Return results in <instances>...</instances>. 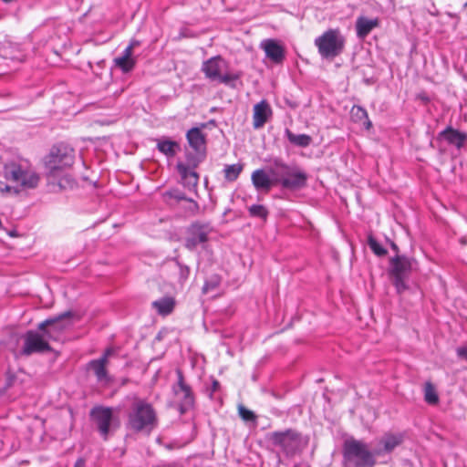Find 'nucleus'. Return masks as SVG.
I'll use <instances>...</instances> for the list:
<instances>
[{"instance_id": "1", "label": "nucleus", "mask_w": 467, "mask_h": 467, "mask_svg": "<svg viewBox=\"0 0 467 467\" xmlns=\"http://www.w3.org/2000/svg\"><path fill=\"white\" fill-rule=\"evenodd\" d=\"M158 424L157 413L150 403L136 398L127 415L125 427L133 433L150 434Z\"/></svg>"}, {"instance_id": "2", "label": "nucleus", "mask_w": 467, "mask_h": 467, "mask_svg": "<svg viewBox=\"0 0 467 467\" xmlns=\"http://www.w3.org/2000/svg\"><path fill=\"white\" fill-rule=\"evenodd\" d=\"M343 467H375L377 457L368 443L349 438L342 445Z\"/></svg>"}, {"instance_id": "3", "label": "nucleus", "mask_w": 467, "mask_h": 467, "mask_svg": "<svg viewBox=\"0 0 467 467\" xmlns=\"http://www.w3.org/2000/svg\"><path fill=\"white\" fill-rule=\"evenodd\" d=\"M274 182L283 189L299 191L307 185L308 174L296 165H288L275 160L270 169Z\"/></svg>"}, {"instance_id": "4", "label": "nucleus", "mask_w": 467, "mask_h": 467, "mask_svg": "<svg viewBox=\"0 0 467 467\" xmlns=\"http://www.w3.org/2000/svg\"><path fill=\"white\" fill-rule=\"evenodd\" d=\"M3 173L7 181L23 190L36 188L40 181L39 175L26 160L7 161L4 163Z\"/></svg>"}, {"instance_id": "5", "label": "nucleus", "mask_w": 467, "mask_h": 467, "mask_svg": "<svg viewBox=\"0 0 467 467\" xmlns=\"http://www.w3.org/2000/svg\"><path fill=\"white\" fill-rule=\"evenodd\" d=\"M273 446L279 448L287 457L301 453L309 443V437L295 429L273 431L266 435Z\"/></svg>"}, {"instance_id": "6", "label": "nucleus", "mask_w": 467, "mask_h": 467, "mask_svg": "<svg viewBox=\"0 0 467 467\" xmlns=\"http://www.w3.org/2000/svg\"><path fill=\"white\" fill-rule=\"evenodd\" d=\"M228 63L221 56L213 57L202 65V71L205 78L211 81H217L231 88H235V81L242 74L240 72L227 71Z\"/></svg>"}, {"instance_id": "7", "label": "nucleus", "mask_w": 467, "mask_h": 467, "mask_svg": "<svg viewBox=\"0 0 467 467\" xmlns=\"http://www.w3.org/2000/svg\"><path fill=\"white\" fill-rule=\"evenodd\" d=\"M74 162V150L67 144L59 143L52 147L45 158L47 177L56 179L64 168L70 167Z\"/></svg>"}, {"instance_id": "8", "label": "nucleus", "mask_w": 467, "mask_h": 467, "mask_svg": "<svg viewBox=\"0 0 467 467\" xmlns=\"http://www.w3.org/2000/svg\"><path fill=\"white\" fill-rule=\"evenodd\" d=\"M346 39L339 29H328L315 39V46L323 59L333 60L345 48Z\"/></svg>"}, {"instance_id": "9", "label": "nucleus", "mask_w": 467, "mask_h": 467, "mask_svg": "<svg viewBox=\"0 0 467 467\" xmlns=\"http://www.w3.org/2000/svg\"><path fill=\"white\" fill-rule=\"evenodd\" d=\"M415 264L414 258L404 254H395L389 259V275L399 294L403 293L409 288L407 281Z\"/></svg>"}, {"instance_id": "10", "label": "nucleus", "mask_w": 467, "mask_h": 467, "mask_svg": "<svg viewBox=\"0 0 467 467\" xmlns=\"http://www.w3.org/2000/svg\"><path fill=\"white\" fill-rule=\"evenodd\" d=\"M89 416L104 441H108L119 426V419L114 417L113 409L110 407L95 406L90 410Z\"/></svg>"}, {"instance_id": "11", "label": "nucleus", "mask_w": 467, "mask_h": 467, "mask_svg": "<svg viewBox=\"0 0 467 467\" xmlns=\"http://www.w3.org/2000/svg\"><path fill=\"white\" fill-rule=\"evenodd\" d=\"M213 232L210 222L194 221L185 231L184 247L189 251H195L199 246L205 248Z\"/></svg>"}, {"instance_id": "12", "label": "nucleus", "mask_w": 467, "mask_h": 467, "mask_svg": "<svg viewBox=\"0 0 467 467\" xmlns=\"http://www.w3.org/2000/svg\"><path fill=\"white\" fill-rule=\"evenodd\" d=\"M73 317L74 313L68 310L44 320L37 326V328L39 331L45 333L47 339L57 340L61 334L72 326L70 319Z\"/></svg>"}, {"instance_id": "13", "label": "nucleus", "mask_w": 467, "mask_h": 467, "mask_svg": "<svg viewBox=\"0 0 467 467\" xmlns=\"http://www.w3.org/2000/svg\"><path fill=\"white\" fill-rule=\"evenodd\" d=\"M24 345L21 349V355L30 356L34 353H45L52 350L49 339L46 337L45 333L37 330H28L23 336Z\"/></svg>"}, {"instance_id": "14", "label": "nucleus", "mask_w": 467, "mask_h": 467, "mask_svg": "<svg viewBox=\"0 0 467 467\" xmlns=\"http://www.w3.org/2000/svg\"><path fill=\"white\" fill-rule=\"evenodd\" d=\"M177 383L172 386L174 395L179 399L180 414H184L194 407V394L189 384L184 380L183 373L181 369L176 370Z\"/></svg>"}, {"instance_id": "15", "label": "nucleus", "mask_w": 467, "mask_h": 467, "mask_svg": "<svg viewBox=\"0 0 467 467\" xmlns=\"http://www.w3.org/2000/svg\"><path fill=\"white\" fill-rule=\"evenodd\" d=\"M436 142H445L450 146L455 147L461 150L467 142V132L461 131L451 126H447L443 130L440 131L435 139Z\"/></svg>"}, {"instance_id": "16", "label": "nucleus", "mask_w": 467, "mask_h": 467, "mask_svg": "<svg viewBox=\"0 0 467 467\" xmlns=\"http://www.w3.org/2000/svg\"><path fill=\"white\" fill-rule=\"evenodd\" d=\"M260 47L265 51V57L275 65H282L285 60V47L276 39L267 38L261 42Z\"/></svg>"}, {"instance_id": "17", "label": "nucleus", "mask_w": 467, "mask_h": 467, "mask_svg": "<svg viewBox=\"0 0 467 467\" xmlns=\"http://www.w3.org/2000/svg\"><path fill=\"white\" fill-rule=\"evenodd\" d=\"M403 441L402 434L386 433L379 441V447L373 451L376 457L390 454Z\"/></svg>"}, {"instance_id": "18", "label": "nucleus", "mask_w": 467, "mask_h": 467, "mask_svg": "<svg viewBox=\"0 0 467 467\" xmlns=\"http://www.w3.org/2000/svg\"><path fill=\"white\" fill-rule=\"evenodd\" d=\"M253 127L254 130L261 129L272 118L273 110L266 99H262L254 106Z\"/></svg>"}, {"instance_id": "19", "label": "nucleus", "mask_w": 467, "mask_h": 467, "mask_svg": "<svg viewBox=\"0 0 467 467\" xmlns=\"http://www.w3.org/2000/svg\"><path fill=\"white\" fill-rule=\"evenodd\" d=\"M176 170L181 176L183 186L190 192H196L199 183V174L192 170V167H189L182 161L177 162Z\"/></svg>"}, {"instance_id": "20", "label": "nucleus", "mask_w": 467, "mask_h": 467, "mask_svg": "<svg viewBox=\"0 0 467 467\" xmlns=\"http://www.w3.org/2000/svg\"><path fill=\"white\" fill-rule=\"evenodd\" d=\"M186 139L192 150L207 153L206 135L200 128L194 127L190 129L186 133Z\"/></svg>"}, {"instance_id": "21", "label": "nucleus", "mask_w": 467, "mask_h": 467, "mask_svg": "<svg viewBox=\"0 0 467 467\" xmlns=\"http://www.w3.org/2000/svg\"><path fill=\"white\" fill-rule=\"evenodd\" d=\"M154 141L156 142V149L167 158H173L181 151L180 143L168 137L157 138Z\"/></svg>"}, {"instance_id": "22", "label": "nucleus", "mask_w": 467, "mask_h": 467, "mask_svg": "<svg viewBox=\"0 0 467 467\" xmlns=\"http://www.w3.org/2000/svg\"><path fill=\"white\" fill-rule=\"evenodd\" d=\"M379 18L368 19L365 16H358L355 25L357 36L359 39H365L374 28L379 26Z\"/></svg>"}, {"instance_id": "23", "label": "nucleus", "mask_w": 467, "mask_h": 467, "mask_svg": "<svg viewBox=\"0 0 467 467\" xmlns=\"http://www.w3.org/2000/svg\"><path fill=\"white\" fill-rule=\"evenodd\" d=\"M251 178L254 188L258 191H269L275 184L274 177L270 178L262 169L254 171Z\"/></svg>"}, {"instance_id": "24", "label": "nucleus", "mask_w": 467, "mask_h": 467, "mask_svg": "<svg viewBox=\"0 0 467 467\" xmlns=\"http://www.w3.org/2000/svg\"><path fill=\"white\" fill-rule=\"evenodd\" d=\"M175 306V300L172 297L165 296L152 302V307L161 316L170 315Z\"/></svg>"}, {"instance_id": "25", "label": "nucleus", "mask_w": 467, "mask_h": 467, "mask_svg": "<svg viewBox=\"0 0 467 467\" xmlns=\"http://www.w3.org/2000/svg\"><path fill=\"white\" fill-rule=\"evenodd\" d=\"M351 119L354 122H360L366 130H370L372 123L368 119V111L361 106L354 105L350 110Z\"/></svg>"}, {"instance_id": "26", "label": "nucleus", "mask_w": 467, "mask_h": 467, "mask_svg": "<svg viewBox=\"0 0 467 467\" xmlns=\"http://www.w3.org/2000/svg\"><path fill=\"white\" fill-rule=\"evenodd\" d=\"M107 363L104 358L92 359L88 363V368L93 370L98 381L107 379L108 371L106 368Z\"/></svg>"}, {"instance_id": "27", "label": "nucleus", "mask_w": 467, "mask_h": 467, "mask_svg": "<svg viewBox=\"0 0 467 467\" xmlns=\"http://www.w3.org/2000/svg\"><path fill=\"white\" fill-rule=\"evenodd\" d=\"M285 135L290 143L306 148L310 145L312 139L307 134H295L290 130H285Z\"/></svg>"}, {"instance_id": "28", "label": "nucleus", "mask_w": 467, "mask_h": 467, "mask_svg": "<svg viewBox=\"0 0 467 467\" xmlns=\"http://www.w3.org/2000/svg\"><path fill=\"white\" fill-rule=\"evenodd\" d=\"M48 181L52 184L57 183L60 190L73 189L77 185L76 180L69 174H59L56 179L48 177Z\"/></svg>"}, {"instance_id": "29", "label": "nucleus", "mask_w": 467, "mask_h": 467, "mask_svg": "<svg viewBox=\"0 0 467 467\" xmlns=\"http://www.w3.org/2000/svg\"><path fill=\"white\" fill-rule=\"evenodd\" d=\"M207 153L203 151H187L185 153L186 162L184 164L195 170L205 159Z\"/></svg>"}, {"instance_id": "30", "label": "nucleus", "mask_w": 467, "mask_h": 467, "mask_svg": "<svg viewBox=\"0 0 467 467\" xmlns=\"http://www.w3.org/2000/svg\"><path fill=\"white\" fill-rule=\"evenodd\" d=\"M116 67L119 68L123 73L130 72L136 65L134 57H117L113 59Z\"/></svg>"}, {"instance_id": "31", "label": "nucleus", "mask_w": 467, "mask_h": 467, "mask_svg": "<svg viewBox=\"0 0 467 467\" xmlns=\"http://www.w3.org/2000/svg\"><path fill=\"white\" fill-rule=\"evenodd\" d=\"M243 168V164L240 163L225 165L223 169L224 179L230 182H235L242 172Z\"/></svg>"}, {"instance_id": "32", "label": "nucleus", "mask_w": 467, "mask_h": 467, "mask_svg": "<svg viewBox=\"0 0 467 467\" xmlns=\"http://www.w3.org/2000/svg\"><path fill=\"white\" fill-rule=\"evenodd\" d=\"M424 400L430 405L439 402V395L431 382H426L424 386Z\"/></svg>"}, {"instance_id": "33", "label": "nucleus", "mask_w": 467, "mask_h": 467, "mask_svg": "<svg viewBox=\"0 0 467 467\" xmlns=\"http://www.w3.org/2000/svg\"><path fill=\"white\" fill-rule=\"evenodd\" d=\"M248 213L251 217L260 218L266 221L269 212L267 208L262 204H253L248 208Z\"/></svg>"}, {"instance_id": "34", "label": "nucleus", "mask_w": 467, "mask_h": 467, "mask_svg": "<svg viewBox=\"0 0 467 467\" xmlns=\"http://www.w3.org/2000/svg\"><path fill=\"white\" fill-rule=\"evenodd\" d=\"M174 264L178 273V282L181 285H183L189 278L191 273L190 267L186 265H183L177 259L174 260Z\"/></svg>"}, {"instance_id": "35", "label": "nucleus", "mask_w": 467, "mask_h": 467, "mask_svg": "<svg viewBox=\"0 0 467 467\" xmlns=\"http://www.w3.org/2000/svg\"><path fill=\"white\" fill-rule=\"evenodd\" d=\"M368 244L377 256L383 257L388 254V251L371 234L368 236Z\"/></svg>"}, {"instance_id": "36", "label": "nucleus", "mask_w": 467, "mask_h": 467, "mask_svg": "<svg viewBox=\"0 0 467 467\" xmlns=\"http://www.w3.org/2000/svg\"><path fill=\"white\" fill-rule=\"evenodd\" d=\"M221 277L219 275H212L209 276L202 286V293L207 294L208 292L216 289L221 284Z\"/></svg>"}, {"instance_id": "37", "label": "nucleus", "mask_w": 467, "mask_h": 467, "mask_svg": "<svg viewBox=\"0 0 467 467\" xmlns=\"http://www.w3.org/2000/svg\"><path fill=\"white\" fill-rule=\"evenodd\" d=\"M238 412H239V416L241 417V419L244 420V421H246V422H253V423H256L257 421V416L256 414L246 409L244 406L243 405H239L238 407Z\"/></svg>"}, {"instance_id": "38", "label": "nucleus", "mask_w": 467, "mask_h": 467, "mask_svg": "<svg viewBox=\"0 0 467 467\" xmlns=\"http://www.w3.org/2000/svg\"><path fill=\"white\" fill-rule=\"evenodd\" d=\"M164 196L170 197L171 199H173L177 202L188 200V197L185 195V193L177 188L170 189L164 193Z\"/></svg>"}, {"instance_id": "39", "label": "nucleus", "mask_w": 467, "mask_h": 467, "mask_svg": "<svg viewBox=\"0 0 467 467\" xmlns=\"http://www.w3.org/2000/svg\"><path fill=\"white\" fill-rule=\"evenodd\" d=\"M186 202H188L190 203L189 207L187 208V211L192 215H196L200 213V206L196 201H194L192 198H188V200Z\"/></svg>"}, {"instance_id": "40", "label": "nucleus", "mask_w": 467, "mask_h": 467, "mask_svg": "<svg viewBox=\"0 0 467 467\" xmlns=\"http://www.w3.org/2000/svg\"><path fill=\"white\" fill-rule=\"evenodd\" d=\"M456 354L459 358L467 361V342L456 348Z\"/></svg>"}, {"instance_id": "41", "label": "nucleus", "mask_w": 467, "mask_h": 467, "mask_svg": "<svg viewBox=\"0 0 467 467\" xmlns=\"http://www.w3.org/2000/svg\"><path fill=\"white\" fill-rule=\"evenodd\" d=\"M220 389H221V384H220V382H219L217 379H213V380H212V386H211L210 393H209L210 398H213V395L215 392L219 391V390H220Z\"/></svg>"}, {"instance_id": "42", "label": "nucleus", "mask_w": 467, "mask_h": 467, "mask_svg": "<svg viewBox=\"0 0 467 467\" xmlns=\"http://www.w3.org/2000/svg\"><path fill=\"white\" fill-rule=\"evenodd\" d=\"M115 353V349L112 348H107L103 355L99 358H104V362L108 363V359L110 356H112Z\"/></svg>"}, {"instance_id": "43", "label": "nucleus", "mask_w": 467, "mask_h": 467, "mask_svg": "<svg viewBox=\"0 0 467 467\" xmlns=\"http://www.w3.org/2000/svg\"><path fill=\"white\" fill-rule=\"evenodd\" d=\"M132 51H133V49L131 48V47H129V46H128V47L123 50V52H122L121 56H122V57H132Z\"/></svg>"}, {"instance_id": "44", "label": "nucleus", "mask_w": 467, "mask_h": 467, "mask_svg": "<svg viewBox=\"0 0 467 467\" xmlns=\"http://www.w3.org/2000/svg\"><path fill=\"white\" fill-rule=\"evenodd\" d=\"M74 467H86V462L83 458H78L75 464H74Z\"/></svg>"}, {"instance_id": "45", "label": "nucleus", "mask_w": 467, "mask_h": 467, "mask_svg": "<svg viewBox=\"0 0 467 467\" xmlns=\"http://www.w3.org/2000/svg\"><path fill=\"white\" fill-rule=\"evenodd\" d=\"M390 248L395 252V254H400L399 246L392 241H389Z\"/></svg>"}, {"instance_id": "46", "label": "nucleus", "mask_w": 467, "mask_h": 467, "mask_svg": "<svg viewBox=\"0 0 467 467\" xmlns=\"http://www.w3.org/2000/svg\"><path fill=\"white\" fill-rule=\"evenodd\" d=\"M140 42L139 40H136V39H132L130 44H129V47H131L132 49H134L136 47L140 46Z\"/></svg>"}, {"instance_id": "47", "label": "nucleus", "mask_w": 467, "mask_h": 467, "mask_svg": "<svg viewBox=\"0 0 467 467\" xmlns=\"http://www.w3.org/2000/svg\"><path fill=\"white\" fill-rule=\"evenodd\" d=\"M442 143L437 142L438 151L441 155H443L446 152V150L442 147Z\"/></svg>"}, {"instance_id": "48", "label": "nucleus", "mask_w": 467, "mask_h": 467, "mask_svg": "<svg viewBox=\"0 0 467 467\" xmlns=\"http://www.w3.org/2000/svg\"><path fill=\"white\" fill-rule=\"evenodd\" d=\"M14 376L13 375H10L8 376V379H7V387H10L12 385V381L14 379Z\"/></svg>"}, {"instance_id": "49", "label": "nucleus", "mask_w": 467, "mask_h": 467, "mask_svg": "<svg viewBox=\"0 0 467 467\" xmlns=\"http://www.w3.org/2000/svg\"><path fill=\"white\" fill-rule=\"evenodd\" d=\"M5 191H7V192H9V191L11 190V187H10V186H8V185H6V186L5 187Z\"/></svg>"}, {"instance_id": "50", "label": "nucleus", "mask_w": 467, "mask_h": 467, "mask_svg": "<svg viewBox=\"0 0 467 467\" xmlns=\"http://www.w3.org/2000/svg\"><path fill=\"white\" fill-rule=\"evenodd\" d=\"M2 1H3L4 3H6V4H8V3H11V2H13L14 0H2Z\"/></svg>"}, {"instance_id": "51", "label": "nucleus", "mask_w": 467, "mask_h": 467, "mask_svg": "<svg viewBox=\"0 0 467 467\" xmlns=\"http://www.w3.org/2000/svg\"><path fill=\"white\" fill-rule=\"evenodd\" d=\"M463 7L466 8L467 7V2L463 5Z\"/></svg>"}]
</instances>
